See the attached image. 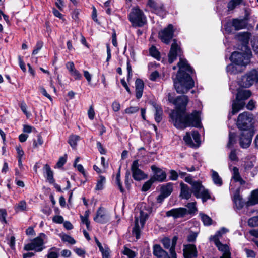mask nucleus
Wrapping results in <instances>:
<instances>
[{"instance_id": "4", "label": "nucleus", "mask_w": 258, "mask_h": 258, "mask_svg": "<svg viewBox=\"0 0 258 258\" xmlns=\"http://www.w3.org/2000/svg\"><path fill=\"white\" fill-rule=\"evenodd\" d=\"M149 211L144 208L139 210V213L136 212L135 218V225L133 228L132 233L137 239L140 237L141 229L143 228L145 221L148 218Z\"/></svg>"}, {"instance_id": "42", "label": "nucleus", "mask_w": 258, "mask_h": 258, "mask_svg": "<svg viewBox=\"0 0 258 258\" xmlns=\"http://www.w3.org/2000/svg\"><path fill=\"white\" fill-rule=\"evenodd\" d=\"M242 0H231L228 4V10H233L237 5L241 3Z\"/></svg>"}, {"instance_id": "18", "label": "nucleus", "mask_w": 258, "mask_h": 258, "mask_svg": "<svg viewBox=\"0 0 258 258\" xmlns=\"http://www.w3.org/2000/svg\"><path fill=\"white\" fill-rule=\"evenodd\" d=\"M180 52V48L177 44L176 41L174 40L168 54V62L169 63H173L176 59L177 56L179 54Z\"/></svg>"}, {"instance_id": "24", "label": "nucleus", "mask_w": 258, "mask_h": 258, "mask_svg": "<svg viewBox=\"0 0 258 258\" xmlns=\"http://www.w3.org/2000/svg\"><path fill=\"white\" fill-rule=\"evenodd\" d=\"M144 87L143 81L140 79H137L135 82L136 96L138 99L142 97Z\"/></svg>"}, {"instance_id": "16", "label": "nucleus", "mask_w": 258, "mask_h": 258, "mask_svg": "<svg viewBox=\"0 0 258 258\" xmlns=\"http://www.w3.org/2000/svg\"><path fill=\"white\" fill-rule=\"evenodd\" d=\"M151 168L154 173V175L151 178L154 181L163 182L165 181L166 178V174L164 171L155 165L151 166Z\"/></svg>"}, {"instance_id": "53", "label": "nucleus", "mask_w": 258, "mask_h": 258, "mask_svg": "<svg viewBox=\"0 0 258 258\" xmlns=\"http://www.w3.org/2000/svg\"><path fill=\"white\" fill-rule=\"evenodd\" d=\"M139 110V107L138 106H131L125 109V112L127 114H133L138 112Z\"/></svg>"}, {"instance_id": "21", "label": "nucleus", "mask_w": 258, "mask_h": 258, "mask_svg": "<svg viewBox=\"0 0 258 258\" xmlns=\"http://www.w3.org/2000/svg\"><path fill=\"white\" fill-rule=\"evenodd\" d=\"M214 244L216 245L219 250L222 252V255L220 258H231V253L229 247L227 244H223L219 239H216Z\"/></svg>"}, {"instance_id": "9", "label": "nucleus", "mask_w": 258, "mask_h": 258, "mask_svg": "<svg viewBox=\"0 0 258 258\" xmlns=\"http://www.w3.org/2000/svg\"><path fill=\"white\" fill-rule=\"evenodd\" d=\"M250 59V53L248 52H234L230 57V60L232 62L240 66H245L248 64Z\"/></svg>"}, {"instance_id": "37", "label": "nucleus", "mask_w": 258, "mask_h": 258, "mask_svg": "<svg viewBox=\"0 0 258 258\" xmlns=\"http://www.w3.org/2000/svg\"><path fill=\"white\" fill-rule=\"evenodd\" d=\"M106 182L105 178L103 176H99V179L97 181V184L95 187V189L97 190H100L103 189L104 185Z\"/></svg>"}, {"instance_id": "8", "label": "nucleus", "mask_w": 258, "mask_h": 258, "mask_svg": "<svg viewBox=\"0 0 258 258\" xmlns=\"http://www.w3.org/2000/svg\"><path fill=\"white\" fill-rule=\"evenodd\" d=\"M253 118L252 115L248 112H244L240 114L238 117L237 125L239 129L245 131H250L252 127Z\"/></svg>"}, {"instance_id": "58", "label": "nucleus", "mask_w": 258, "mask_h": 258, "mask_svg": "<svg viewBox=\"0 0 258 258\" xmlns=\"http://www.w3.org/2000/svg\"><path fill=\"white\" fill-rule=\"evenodd\" d=\"M70 74L74 78L75 80H80L82 78V75L80 72L75 69Z\"/></svg>"}, {"instance_id": "25", "label": "nucleus", "mask_w": 258, "mask_h": 258, "mask_svg": "<svg viewBox=\"0 0 258 258\" xmlns=\"http://www.w3.org/2000/svg\"><path fill=\"white\" fill-rule=\"evenodd\" d=\"M153 254L158 258H167L168 253L159 245H155L153 247Z\"/></svg>"}, {"instance_id": "45", "label": "nucleus", "mask_w": 258, "mask_h": 258, "mask_svg": "<svg viewBox=\"0 0 258 258\" xmlns=\"http://www.w3.org/2000/svg\"><path fill=\"white\" fill-rule=\"evenodd\" d=\"M37 138V140H34L33 143V146L34 148H37L43 143V140L41 135H38Z\"/></svg>"}, {"instance_id": "23", "label": "nucleus", "mask_w": 258, "mask_h": 258, "mask_svg": "<svg viewBox=\"0 0 258 258\" xmlns=\"http://www.w3.org/2000/svg\"><path fill=\"white\" fill-rule=\"evenodd\" d=\"M181 192L180 197L182 199H189L191 196V191L187 185L181 182L180 184Z\"/></svg>"}, {"instance_id": "2", "label": "nucleus", "mask_w": 258, "mask_h": 258, "mask_svg": "<svg viewBox=\"0 0 258 258\" xmlns=\"http://www.w3.org/2000/svg\"><path fill=\"white\" fill-rule=\"evenodd\" d=\"M178 66L179 71L175 78L172 77L174 87L178 93L185 94L194 86V81L189 74L193 71L186 60L182 58H180Z\"/></svg>"}, {"instance_id": "54", "label": "nucleus", "mask_w": 258, "mask_h": 258, "mask_svg": "<svg viewBox=\"0 0 258 258\" xmlns=\"http://www.w3.org/2000/svg\"><path fill=\"white\" fill-rule=\"evenodd\" d=\"M162 243L165 248L169 249L171 247V240L168 238H164L162 240Z\"/></svg>"}, {"instance_id": "28", "label": "nucleus", "mask_w": 258, "mask_h": 258, "mask_svg": "<svg viewBox=\"0 0 258 258\" xmlns=\"http://www.w3.org/2000/svg\"><path fill=\"white\" fill-rule=\"evenodd\" d=\"M173 184L170 182L163 185L161 187V193L168 197L173 191Z\"/></svg>"}, {"instance_id": "52", "label": "nucleus", "mask_w": 258, "mask_h": 258, "mask_svg": "<svg viewBox=\"0 0 258 258\" xmlns=\"http://www.w3.org/2000/svg\"><path fill=\"white\" fill-rule=\"evenodd\" d=\"M102 255V258H110V249L107 246H105L103 250H100Z\"/></svg>"}, {"instance_id": "63", "label": "nucleus", "mask_w": 258, "mask_h": 258, "mask_svg": "<svg viewBox=\"0 0 258 258\" xmlns=\"http://www.w3.org/2000/svg\"><path fill=\"white\" fill-rule=\"evenodd\" d=\"M229 159L232 161H237L238 158L237 157L235 150H232L229 155Z\"/></svg>"}, {"instance_id": "3", "label": "nucleus", "mask_w": 258, "mask_h": 258, "mask_svg": "<svg viewBox=\"0 0 258 258\" xmlns=\"http://www.w3.org/2000/svg\"><path fill=\"white\" fill-rule=\"evenodd\" d=\"M251 95V93L249 90L241 89L238 91L236 100H234L232 105V111L230 113L228 117L230 118L243 109L245 103L244 100L247 99Z\"/></svg>"}, {"instance_id": "44", "label": "nucleus", "mask_w": 258, "mask_h": 258, "mask_svg": "<svg viewBox=\"0 0 258 258\" xmlns=\"http://www.w3.org/2000/svg\"><path fill=\"white\" fill-rule=\"evenodd\" d=\"M248 225L251 227H258V216L249 219L248 220Z\"/></svg>"}, {"instance_id": "50", "label": "nucleus", "mask_w": 258, "mask_h": 258, "mask_svg": "<svg viewBox=\"0 0 258 258\" xmlns=\"http://www.w3.org/2000/svg\"><path fill=\"white\" fill-rule=\"evenodd\" d=\"M154 182V181H153V180H152V179L151 178L150 180L145 182L142 186V190L144 191H146L148 190L150 188L152 184Z\"/></svg>"}, {"instance_id": "14", "label": "nucleus", "mask_w": 258, "mask_h": 258, "mask_svg": "<svg viewBox=\"0 0 258 258\" xmlns=\"http://www.w3.org/2000/svg\"><path fill=\"white\" fill-rule=\"evenodd\" d=\"M173 26L169 24L167 28L159 32V37L162 42L166 44H169L173 36Z\"/></svg>"}, {"instance_id": "7", "label": "nucleus", "mask_w": 258, "mask_h": 258, "mask_svg": "<svg viewBox=\"0 0 258 258\" xmlns=\"http://www.w3.org/2000/svg\"><path fill=\"white\" fill-rule=\"evenodd\" d=\"M258 82V71L253 69L247 72L240 78L238 81L239 85L245 88H248Z\"/></svg>"}, {"instance_id": "47", "label": "nucleus", "mask_w": 258, "mask_h": 258, "mask_svg": "<svg viewBox=\"0 0 258 258\" xmlns=\"http://www.w3.org/2000/svg\"><path fill=\"white\" fill-rule=\"evenodd\" d=\"M122 252L123 254L127 256L128 258H134L136 255L134 251L126 247H124Z\"/></svg>"}, {"instance_id": "43", "label": "nucleus", "mask_w": 258, "mask_h": 258, "mask_svg": "<svg viewBox=\"0 0 258 258\" xmlns=\"http://www.w3.org/2000/svg\"><path fill=\"white\" fill-rule=\"evenodd\" d=\"M61 240L63 242H68L71 244H75L76 240L71 236L64 234L61 236Z\"/></svg>"}, {"instance_id": "56", "label": "nucleus", "mask_w": 258, "mask_h": 258, "mask_svg": "<svg viewBox=\"0 0 258 258\" xmlns=\"http://www.w3.org/2000/svg\"><path fill=\"white\" fill-rule=\"evenodd\" d=\"M120 177V171H119L118 173L116 175V182L120 189V191L123 193L124 192V189L121 185Z\"/></svg>"}, {"instance_id": "51", "label": "nucleus", "mask_w": 258, "mask_h": 258, "mask_svg": "<svg viewBox=\"0 0 258 258\" xmlns=\"http://www.w3.org/2000/svg\"><path fill=\"white\" fill-rule=\"evenodd\" d=\"M55 247L51 248L48 251L47 254V258H58V253L56 251H54L53 250L55 249Z\"/></svg>"}, {"instance_id": "64", "label": "nucleus", "mask_w": 258, "mask_h": 258, "mask_svg": "<svg viewBox=\"0 0 258 258\" xmlns=\"http://www.w3.org/2000/svg\"><path fill=\"white\" fill-rule=\"evenodd\" d=\"M112 107L115 112H117L120 110V105L119 102L117 101H114L112 104Z\"/></svg>"}, {"instance_id": "49", "label": "nucleus", "mask_w": 258, "mask_h": 258, "mask_svg": "<svg viewBox=\"0 0 258 258\" xmlns=\"http://www.w3.org/2000/svg\"><path fill=\"white\" fill-rule=\"evenodd\" d=\"M20 107L22 112L26 115V117L27 118H29L31 116V113L27 111V106L26 103L24 102H21L20 105Z\"/></svg>"}, {"instance_id": "41", "label": "nucleus", "mask_w": 258, "mask_h": 258, "mask_svg": "<svg viewBox=\"0 0 258 258\" xmlns=\"http://www.w3.org/2000/svg\"><path fill=\"white\" fill-rule=\"evenodd\" d=\"M149 53L150 55L155 58L156 59L160 58V53L156 48V47L153 46L149 49Z\"/></svg>"}, {"instance_id": "12", "label": "nucleus", "mask_w": 258, "mask_h": 258, "mask_svg": "<svg viewBox=\"0 0 258 258\" xmlns=\"http://www.w3.org/2000/svg\"><path fill=\"white\" fill-rule=\"evenodd\" d=\"M247 25L246 20L245 19H233L232 22H227L224 25L225 31L228 33L232 31V27L235 30H239L245 28Z\"/></svg>"}, {"instance_id": "22", "label": "nucleus", "mask_w": 258, "mask_h": 258, "mask_svg": "<svg viewBox=\"0 0 258 258\" xmlns=\"http://www.w3.org/2000/svg\"><path fill=\"white\" fill-rule=\"evenodd\" d=\"M93 219L95 222L101 224L106 223L108 221V216L106 214L105 210L101 207L98 209L96 216Z\"/></svg>"}, {"instance_id": "27", "label": "nucleus", "mask_w": 258, "mask_h": 258, "mask_svg": "<svg viewBox=\"0 0 258 258\" xmlns=\"http://www.w3.org/2000/svg\"><path fill=\"white\" fill-rule=\"evenodd\" d=\"M232 179L235 182H239L240 185H243L245 183L240 175L238 169L236 167H234L232 169Z\"/></svg>"}, {"instance_id": "59", "label": "nucleus", "mask_w": 258, "mask_h": 258, "mask_svg": "<svg viewBox=\"0 0 258 258\" xmlns=\"http://www.w3.org/2000/svg\"><path fill=\"white\" fill-rule=\"evenodd\" d=\"M66 66L70 73H71L76 69L74 63L72 61L68 62Z\"/></svg>"}, {"instance_id": "34", "label": "nucleus", "mask_w": 258, "mask_h": 258, "mask_svg": "<svg viewBox=\"0 0 258 258\" xmlns=\"http://www.w3.org/2000/svg\"><path fill=\"white\" fill-rule=\"evenodd\" d=\"M199 216L204 225L209 226L212 224V220L209 216L202 213H200Z\"/></svg>"}, {"instance_id": "36", "label": "nucleus", "mask_w": 258, "mask_h": 258, "mask_svg": "<svg viewBox=\"0 0 258 258\" xmlns=\"http://www.w3.org/2000/svg\"><path fill=\"white\" fill-rule=\"evenodd\" d=\"M79 140L80 137L79 136L73 135L69 137L68 143L73 148H75L77 145V141Z\"/></svg>"}, {"instance_id": "11", "label": "nucleus", "mask_w": 258, "mask_h": 258, "mask_svg": "<svg viewBox=\"0 0 258 258\" xmlns=\"http://www.w3.org/2000/svg\"><path fill=\"white\" fill-rule=\"evenodd\" d=\"M183 140L186 145L192 148H198L201 144L200 136L197 131L187 132Z\"/></svg>"}, {"instance_id": "5", "label": "nucleus", "mask_w": 258, "mask_h": 258, "mask_svg": "<svg viewBox=\"0 0 258 258\" xmlns=\"http://www.w3.org/2000/svg\"><path fill=\"white\" fill-rule=\"evenodd\" d=\"M128 19L133 27H143L147 22L146 17L138 7L132 9L128 15Z\"/></svg>"}, {"instance_id": "10", "label": "nucleus", "mask_w": 258, "mask_h": 258, "mask_svg": "<svg viewBox=\"0 0 258 258\" xmlns=\"http://www.w3.org/2000/svg\"><path fill=\"white\" fill-rule=\"evenodd\" d=\"M192 192L197 198H202L203 202L210 198L208 191L205 189L200 182L194 181L192 183Z\"/></svg>"}, {"instance_id": "19", "label": "nucleus", "mask_w": 258, "mask_h": 258, "mask_svg": "<svg viewBox=\"0 0 258 258\" xmlns=\"http://www.w3.org/2000/svg\"><path fill=\"white\" fill-rule=\"evenodd\" d=\"M188 213L187 210L184 208L172 209L166 212V215L168 217H173L175 219L183 217Z\"/></svg>"}, {"instance_id": "30", "label": "nucleus", "mask_w": 258, "mask_h": 258, "mask_svg": "<svg viewBox=\"0 0 258 258\" xmlns=\"http://www.w3.org/2000/svg\"><path fill=\"white\" fill-rule=\"evenodd\" d=\"M233 201L237 209L240 210L243 207L244 203L239 194L236 193L234 195Z\"/></svg>"}, {"instance_id": "38", "label": "nucleus", "mask_w": 258, "mask_h": 258, "mask_svg": "<svg viewBox=\"0 0 258 258\" xmlns=\"http://www.w3.org/2000/svg\"><path fill=\"white\" fill-rule=\"evenodd\" d=\"M155 119L156 122H160L162 120V110L160 107H155Z\"/></svg>"}, {"instance_id": "33", "label": "nucleus", "mask_w": 258, "mask_h": 258, "mask_svg": "<svg viewBox=\"0 0 258 258\" xmlns=\"http://www.w3.org/2000/svg\"><path fill=\"white\" fill-rule=\"evenodd\" d=\"M212 177L214 183L218 186L222 184V180L218 173L214 170L212 171Z\"/></svg>"}, {"instance_id": "46", "label": "nucleus", "mask_w": 258, "mask_h": 258, "mask_svg": "<svg viewBox=\"0 0 258 258\" xmlns=\"http://www.w3.org/2000/svg\"><path fill=\"white\" fill-rule=\"evenodd\" d=\"M235 135L234 133H230L229 135V141L227 147L231 148L235 143Z\"/></svg>"}, {"instance_id": "6", "label": "nucleus", "mask_w": 258, "mask_h": 258, "mask_svg": "<svg viewBox=\"0 0 258 258\" xmlns=\"http://www.w3.org/2000/svg\"><path fill=\"white\" fill-rule=\"evenodd\" d=\"M47 240V236L44 233H40L38 236L33 239L30 243L26 244L24 246V249L27 251H42L45 248L44 245L46 242Z\"/></svg>"}, {"instance_id": "55", "label": "nucleus", "mask_w": 258, "mask_h": 258, "mask_svg": "<svg viewBox=\"0 0 258 258\" xmlns=\"http://www.w3.org/2000/svg\"><path fill=\"white\" fill-rule=\"evenodd\" d=\"M43 43L42 42L38 41L36 45L35 48H34V49L33 51L32 54L33 55L37 54L38 53V52L39 51V50L42 48V47H43Z\"/></svg>"}, {"instance_id": "31", "label": "nucleus", "mask_w": 258, "mask_h": 258, "mask_svg": "<svg viewBox=\"0 0 258 258\" xmlns=\"http://www.w3.org/2000/svg\"><path fill=\"white\" fill-rule=\"evenodd\" d=\"M250 37V33L248 32L239 33L237 35V39L244 44L248 43Z\"/></svg>"}, {"instance_id": "35", "label": "nucleus", "mask_w": 258, "mask_h": 258, "mask_svg": "<svg viewBox=\"0 0 258 258\" xmlns=\"http://www.w3.org/2000/svg\"><path fill=\"white\" fill-rule=\"evenodd\" d=\"M228 231V230L227 229L225 228H222L220 230L217 231L215 235L211 237V240H212L213 242H215V240L216 239H219L220 237L222 236V235L227 232Z\"/></svg>"}, {"instance_id": "48", "label": "nucleus", "mask_w": 258, "mask_h": 258, "mask_svg": "<svg viewBox=\"0 0 258 258\" xmlns=\"http://www.w3.org/2000/svg\"><path fill=\"white\" fill-rule=\"evenodd\" d=\"M196 203L195 202H191L187 204L186 207L188 209V213L190 214L195 213L197 211V209L196 206Z\"/></svg>"}, {"instance_id": "15", "label": "nucleus", "mask_w": 258, "mask_h": 258, "mask_svg": "<svg viewBox=\"0 0 258 258\" xmlns=\"http://www.w3.org/2000/svg\"><path fill=\"white\" fill-rule=\"evenodd\" d=\"M252 136L251 131H242L240 137V146L243 148H248L251 144Z\"/></svg>"}, {"instance_id": "17", "label": "nucleus", "mask_w": 258, "mask_h": 258, "mask_svg": "<svg viewBox=\"0 0 258 258\" xmlns=\"http://www.w3.org/2000/svg\"><path fill=\"white\" fill-rule=\"evenodd\" d=\"M147 5L157 15L163 17L165 14V10L162 4H159L154 0H148Z\"/></svg>"}, {"instance_id": "57", "label": "nucleus", "mask_w": 258, "mask_h": 258, "mask_svg": "<svg viewBox=\"0 0 258 258\" xmlns=\"http://www.w3.org/2000/svg\"><path fill=\"white\" fill-rule=\"evenodd\" d=\"M251 43L253 51L256 54H258V39H253Z\"/></svg>"}, {"instance_id": "39", "label": "nucleus", "mask_w": 258, "mask_h": 258, "mask_svg": "<svg viewBox=\"0 0 258 258\" xmlns=\"http://www.w3.org/2000/svg\"><path fill=\"white\" fill-rule=\"evenodd\" d=\"M27 204L25 201H21L15 206V210L17 212L23 211L26 210Z\"/></svg>"}, {"instance_id": "29", "label": "nucleus", "mask_w": 258, "mask_h": 258, "mask_svg": "<svg viewBox=\"0 0 258 258\" xmlns=\"http://www.w3.org/2000/svg\"><path fill=\"white\" fill-rule=\"evenodd\" d=\"M240 66L236 63L230 64L227 66V72L229 74H236L241 72V69Z\"/></svg>"}, {"instance_id": "1", "label": "nucleus", "mask_w": 258, "mask_h": 258, "mask_svg": "<svg viewBox=\"0 0 258 258\" xmlns=\"http://www.w3.org/2000/svg\"><path fill=\"white\" fill-rule=\"evenodd\" d=\"M168 100L176 107V110L171 112L170 117L176 128H185L190 126L198 127L200 126L199 111L195 110L189 114L185 112L186 106L188 102L187 96H180L174 98L171 94H169Z\"/></svg>"}, {"instance_id": "20", "label": "nucleus", "mask_w": 258, "mask_h": 258, "mask_svg": "<svg viewBox=\"0 0 258 258\" xmlns=\"http://www.w3.org/2000/svg\"><path fill=\"white\" fill-rule=\"evenodd\" d=\"M183 251L185 258H196L197 256L196 247L194 244L184 245Z\"/></svg>"}, {"instance_id": "62", "label": "nucleus", "mask_w": 258, "mask_h": 258, "mask_svg": "<svg viewBox=\"0 0 258 258\" xmlns=\"http://www.w3.org/2000/svg\"><path fill=\"white\" fill-rule=\"evenodd\" d=\"M39 89L40 91L41 92V93L44 96L46 97L49 100H52L51 97L50 96V95L49 94L47 93L46 90H45V89L43 87L40 86V87H39Z\"/></svg>"}, {"instance_id": "40", "label": "nucleus", "mask_w": 258, "mask_h": 258, "mask_svg": "<svg viewBox=\"0 0 258 258\" xmlns=\"http://www.w3.org/2000/svg\"><path fill=\"white\" fill-rule=\"evenodd\" d=\"M89 215V211H85L84 216L81 215V216H80L82 222L84 224H86L87 228L88 229H89V224H90V222L88 220Z\"/></svg>"}, {"instance_id": "13", "label": "nucleus", "mask_w": 258, "mask_h": 258, "mask_svg": "<svg viewBox=\"0 0 258 258\" xmlns=\"http://www.w3.org/2000/svg\"><path fill=\"white\" fill-rule=\"evenodd\" d=\"M140 165L138 160L133 161L131 165V171L132 176L134 180L140 181L146 179L148 178V175L139 168Z\"/></svg>"}, {"instance_id": "32", "label": "nucleus", "mask_w": 258, "mask_h": 258, "mask_svg": "<svg viewBox=\"0 0 258 258\" xmlns=\"http://www.w3.org/2000/svg\"><path fill=\"white\" fill-rule=\"evenodd\" d=\"M258 204V189L252 191L251 197L247 202L248 206L254 205Z\"/></svg>"}, {"instance_id": "60", "label": "nucleus", "mask_w": 258, "mask_h": 258, "mask_svg": "<svg viewBox=\"0 0 258 258\" xmlns=\"http://www.w3.org/2000/svg\"><path fill=\"white\" fill-rule=\"evenodd\" d=\"M88 115L90 119L93 120L94 119L95 116V112L92 106H91L88 110Z\"/></svg>"}, {"instance_id": "26", "label": "nucleus", "mask_w": 258, "mask_h": 258, "mask_svg": "<svg viewBox=\"0 0 258 258\" xmlns=\"http://www.w3.org/2000/svg\"><path fill=\"white\" fill-rule=\"evenodd\" d=\"M43 169L45 170V176L46 178V179L50 183H54L55 180L53 178V173L50 166L48 164H45Z\"/></svg>"}, {"instance_id": "61", "label": "nucleus", "mask_w": 258, "mask_h": 258, "mask_svg": "<svg viewBox=\"0 0 258 258\" xmlns=\"http://www.w3.org/2000/svg\"><path fill=\"white\" fill-rule=\"evenodd\" d=\"M67 159L65 157H61L59 158V160L58 161L56 166L58 167H61L66 162Z\"/></svg>"}]
</instances>
